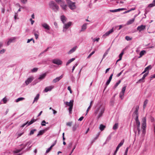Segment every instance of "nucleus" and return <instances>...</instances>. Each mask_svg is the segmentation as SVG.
<instances>
[{"label":"nucleus","mask_w":155,"mask_h":155,"mask_svg":"<svg viewBox=\"0 0 155 155\" xmlns=\"http://www.w3.org/2000/svg\"><path fill=\"white\" fill-rule=\"evenodd\" d=\"M21 151L20 149H16L13 151V153L14 154L18 153Z\"/></svg>","instance_id":"e433bc0d"},{"label":"nucleus","mask_w":155,"mask_h":155,"mask_svg":"<svg viewBox=\"0 0 155 155\" xmlns=\"http://www.w3.org/2000/svg\"><path fill=\"white\" fill-rule=\"evenodd\" d=\"M104 110V108L101 106H99L96 109L94 114L95 116L97 115V117L98 119L102 116Z\"/></svg>","instance_id":"f257e3e1"},{"label":"nucleus","mask_w":155,"mask_h":155,"mask_svg":"<svg viewBox=\"0 0 155 155\" xmlns=\"http://www.w3.org/2000/svg\"><path fill=\"white\" fill-rule=\"evenodd\" d=\"M135 123L134 125V131L136 134L137 130L138 131V135L139 134L140 132V122L138 119H135Z\"/></svg>","instance_id":"f03ea898"},{"label":"nucleus","mask_w":155,"mask_h":155,"mask_svg":"<svg viewBox=\"0 0 155 155\" xmlns=\"http://www.w3.org/2000/svg\"><path fill=\"white\" fill-rule=\"evenodd\" d=\"M49 5L50 8L55 12H57L59 9L58 6L53 1H50Z\"/></svg>","instance_id":"7ed1b4c3"},{"label":"nucleus","mask_w":155,"mask_h":155,"mask_svg":"<svg viewBox=\"0 0 155 155\" xmlns=\"http://www.w3.org/2000/svg\"><path fill=\"white\" fill-rule=\"evenodd\" d=\"M146 28V26L145 25H141L140 26H138L137 28V29L140 32L144 30Z\"/></svg>","instance_id":"4468645a"},{"label":"nucleus","mask_w":155,"mask_h":155,"mask_svg":"<svg viewBox=\"0 0 155 155\" xmlns=\"http://www.w3.org/2000/svg\"><path fill=\"white\" fill-rule=\"evenodd\" d=\"M148 73H149V71H147V72L145 74H144V75L143 76V77L142 78V79L144 80L145 78V77L147 76Z\"/></svg>","instance_id":"de8ad7c7"},{"label":"nucleus","mask_w":155,"mask_h":155,"mask_svg":"<svg viewBox=\"0 0 155 155\" xmlns=\"http://www.w3.org/2000/svg\"><path fill=\"white\" fill-rule=\"evenodd\" d=\"M20 1L23 4H26L27 1V0H20Z\"/></svg>","instance_id":"052dcab7"},{"label":"nucleus","mask_w":155,"mask_h":155,"mask_svg":"<svg viewBox=\"0 0 155 155\" xmlns=\"http://www.w3.org/2000/svg\"><path fill=\"white\" fill-rule=\"evenodd\" d=\"M125 39L127 41H129L132 40V38H130L129 36H126L125 37Z\"/></svg>","instance_id":"c03bdc74"},{"label":"nucleus","mask_w":155,"mask_h":155,"mask_svg":"<svg viewBox=\"0 0 155 155\" xmlns=\"http://www.w3.org/2000/svg\"><path fill=\"white\" fill-rule=\"evenodd\" d=\"M30 21H31V24L32 25L35 22L33 20L32 18H30Z\"/></svg>","instance_id":"338daca9"},{"label":"nucleus","mask_w":155,"mask_h":155,"mask_svg":"<svg viewBox=\"0 0 155 155\" xmlns=\"http://www.w3.org/2000/svg\"><path fill=\"white\" fill-rule=\"evenodd\" d=\"M144 82V79H142V78L141 79H140L137 82V83H140L141 82Z\"/></svg>","instance_id":"3c124183"},{"label":"nucleus","mask_w":155,"mask_h":155,"mask_svg":"<svg viewBox=\"0 0 155 155\" xmlns=\"http://www.w3.org/2000/svg\"><path fill=\"white\" fill-rule=\"evenodd\" d=\"M75 60V58H73L69 59L66 63V65L67 66L69 64H70L72 62L74 61Z\"/></svg>","instance_id":"7c9ffc66"},{"label":"nucleus","mask_w":155,"mask_h":155,"mask_svg":"<svg viewBox=\"0 0 155 155\" xmlns=\"http://www.w3.org/2000/svg\"><path fill=\"white\" fill-rule=\"evenodd\" d=\"M105 127H106L105 125H103V124H101L99 127V129L101 131H102L104 130Z\"/></svg>","instance_id":"f704fd0d"},{"label":"nucleus","mask_w":155,"mask_h":155,"mask_svg":"<svg viewBox=\"0 0 155 155\" xmlns=\"http://www.w3.org/2000/svg\"><path fill=\"white\" fill-rule=\"evenodd\" d=\"M95 52V51L94 50L91 52L87 57V58H89Z\"/></svg>","instance_id":"a18cd8bd"},{"label":"nucleus","mask_w":155,"mask_h":155,"mask_svg":"<svg viewBox=\"0 0 155 155\" xmlns=\"http://www.w3.org/2000/svg\"><path fill=\"white\" fill-rule=\"evenodd\" d=\"M38 70V68H34L32 69L31 70V71L32 72H36Z\"/></svg>","instance_id":"864d4df0"},{"label":"nucleus","mask_w":155,"mask_h":155,"mask_svg":"<svg viewBox=\"0 0 155 155\" xmlns=\"http://www.w3.org/2000/svg\"><path fill=\"white\" fill-rule=\"evenodd\" d=\"M155 6V0H153L152 3L148 5V7L150 8H152Z\"/></svg>","instance_id":"c756f323"},{"label":"nucleus","mask_w":155,"mask_h":155,"mask_svg":"<svg viewBox=\"0 0 155 155\" xmlns=\"http://www.w3.org/2000/svg\"><path fill=\"white\" fill-rule=\"evenodd\" d=\"M61 19L62 22L64 24L66 21V18L64 15H62L61 16Z\"/></svg>","instance_id":"5701e85b"},{"label":"nucleus","mask_w":155,"mask_h":155,"mask_svg":"<svg viewBox=\"0 0 155 155\" xmlns=\"http://www.w3.org/2000/svg\"><path fill=\"white\" fill-rule=\"evenodd\" d=\"M123 70L122 71H121L120 73H118L117 75V76L118 77H119L122 74L123 72Z\"/></svg>","instance_id":"774afa93"},{"label":"nucleus","mask_w":155,"mask_h":155,"mask_svg":"<svg viewBox=\"0 0 155 155\" xmlns=\"http://www.w3.org/2000/svg\"><path fill=\"white\" fill-rule=\"evenodd\" d=\"M40 95L38 94H37L36 96L35 97L32 104H34L35 102H37L39 98Z\"/></svg>","instance_id":"a878e982"},{"label":"nucleus","mask_w":155,"mask_h":155,"mask_svg":"<svg viewBox=\"0 0 155 155\" xmlns=\"http://www.w3.org/2000/svg\"><path fill=\"white\" fill-rule=\"evenodd\" d=\"M124 54V51L123 50L122 52L120 53V54L119 55V58L118 60H117V61L116 63H117L118 61L121 60L122 59V57L123 55Z\"/></svg>","instance_id":"cd10ccee"},{"label":"nucleus","mask_w":155,"mask_h":155,"mask_svg":"<svg viewBox=\"0 0 155 155\" xmlns=\"http://www.w3.org/2000/svg\"><path fill=\"white\" fill-rule=\"evenodd\" d=\"M56 3L60 5L63 3L64 1V0H54Z\"/></svg>","instance_id":"72a5a7b5"},{"label":"nucleus","mask_w":155,"mask_h":155,"mask_svg":"<svg viewBox=\"0 0 155 155\" xmlns=\"http://www.w3.org/2000/svg\"><path fill=\"white\" fill-rule=\"evenodd\" d=\"M31 143L30 142H27L24 145L23 144H21L20 146H23V147L20 149L21 150V151H22L23 149L25 148V147L28 145V150H29V149L31 148V146H29L31 144Z\"/></svg>","instance_id":"1a4fd4ad"},{"label":"nucleus","mask_w":155,"mask_h":155,"mask_svg":"<svg viewBox=\"0 0 155 155\" xmlns=\"http://www.w3.org/2000/svg\"><path fill=\"white\" fill-rule=\"evenodd\" d=\"M31 41H33V43L35 42V41H34V40L33 39V38H31L30 39H28L27 41V43H29Z\"/></svg>","instance_id":"13d9d810"},{"label":"nucleus","mask_w":155,"mask_h":155,"mask_svg":"<svg viewBox=\"0 0 155 155\" xmlns=\"http://www.w3.org/2000/svg\"><path fill=\"white\" fill-rule=\"evenodd\" d=\"M113 73H112V74H110L108 79L107 80V81L106 83V86H107L108 85V84H109V83H110L111 81V80H112V76H113Z\"/></svg>","instance_id":"a211bd4d"},{"label":"nucleus","mask_w":155,"mask_h":155,"mask_svg":"<svg viewBox=\"0 0 155 155\" xmlns=\"http://www.w3.org/2000/svg\"><path fill=\"white\" fill-rule=\"evenodd\" d=\"M124 95V93L120 92L119 94V97H120L121 99H123V98Z\"/></svg>","instance_id":"79ce46f5"},{"label":"nucleus","mask_w":155,"mask_h":155,"mask_svg":"<svg viewBox=\"0 0 155 155\" xmlns=\"http://www.w3.org/2000/svg\"><path fill=\"white\" fill-rule=\"evenodd\" d=\"M126 86H124V87H123V88H122V91L120 92L124 93L125 92V90H126Z\"/></svg>","instance_id":"6e6d98bb"},{"label":"nucleus","mask_w":155,"mask_h":155,"mask_svg":"<svg viewBox=\"0 0 155 155\" xmlns=\"http://www.w3.org/2000/svg\"><path fill=\"white\" fill-rule=\"evenodd\" d=\"M16 38L15 37H12L9 39L7 43V45H9L11 43L14 42Z\"/></svg>","instance_id":"dca6fc26"},{"label":"nucleus","mask_w":155,"mask_h":155,"mask_svg":"<svg viewBox=\"0 0 155 155\" xmlns=\"http://www.w3.org/2000/svg\"><path fill=\"white\" fill-rule=\"evenodd\" d=\"M146 53V52L145 50H142L140 52V56L138 57L139 58H141L143 55H144Z\"/></svg>","instance_id":"bb28decb"},{"label":"nucleus","mask_w":155,"mask_h":155,"mask_svg":"<svg viewBox=\"0 0 155 155\" xmlns=\"http://www.w3.org/2000/svg\"><path fill=\"white\" fill-rule=\"evenodd\" d=\"M46 75V73H44L40 75L38 79L39 80H42L44 79Z\"/></svg>","instance_id":"b1692460"},{"label":"nucleus","mask_w":155,"mask_h":155,"mask_svg":"<svg viewBox=\"0 0 155 155\" xmlns=\"http://www.w3.org/2000/svg\"><path fill=\"white\" fill-rule=\"evenodd\" d=\"M61 7L65 11L66 10L67 8V5L65 4V2H63V3L60 5Z\"/></svg>","instance_id":"f3484780"},{"label":"nucleus","mask_w":155,"mask_h":155,"mask_svg":"<svg viewBox=\"0 0 155 155\" xmlns=\"http://www.w3.org/2000/svg\"><path fill=\"white\" fill-rule=\"evenodd\" d=\"M37 120L36 119H35L33 118L30 121L28 122V121H27L26 123L25 124H23L21 126V127H25L26 125L28 124L27 126L30 125L32 124L33 123L35 122Z\"/></svg>","instance_id":"6e6552de"},{"label":"nucleus","mask_w":155,"mask_h":155,"mask_svg":"<svg viewBox=\"0 0 155 155\" xmlns=\"http://www.w3.org/2000/svg\"><path fill=\"white\" fill-rule=\"evenodd\" d=\"M2 101H3L4 103L5 104L6 103L7 100L6 98L4 97L2 99Z\"/></svg>","instance_id":"e2e57ef3"},{"label":"nucleus","mask_w":155,"mask_h":155,"mask_svg":"<svg viewBox=\"0 0 155 155\" xmlns=\"http://www.w3.org/2000/svg\"><path fill=\"white\" fill-rule=\"evenodd\" d=\"M77 126L75 124L72 127V129L73 131H74L76 130Z\"/></svg>","instance_id":"603ef678"},{"label":"nucleus","mask_w":155,"mask_h":155,"mask_svg":"<svg viewBox=\"0 0 155 155\" xmlns=\"http://www.w3.org/2000/svg\"><path fill=\"white\" fill-rule=\"evenodd\" d=\"M124 140H123L121 141L120 142V143L118 145V146H119V147H121L124 144Z\"/></svg>","instance_id":"37998d69"},{"label":"nucleus","mask_w":155,"mask_h":155,"mask_svg":"<svg viewBox=\"0 0 155 155\" xmlns=\"http://www.w3.org/2000/svg\"><path fill=\"white\" fill-rule=\"evenodd\" d=\"M73 102L74 101L73 100H71L69 102H65L64 103L65 104L67 105L68 106H69V107L71 106V105H72V106H73Z\"/></svg>","instance_id":"412c9836"},{"label":"nucleus","mask_w":155,"mask_h":155,"mask_svg":"<svg viewBox=\"0 0 155 155\" xmlns=\"http://www.w3.org/2000/svg\"><path fill=\"white\" fill-rule=\"evenodd\" d=\"M77 48V46H75L72 49H71L68 52V53L69 54H70L72 53H73L76 50Z\"/></svg>","instance_id":"aec40b11"},{"label":"nucleus","mask_w":155,"mask_h":155,"mask_svg":"<svg viewBox=\"0 0 155 155\" xmlns=\"http://www.w3.org/2000/svg\"><path fill=\"white\" fill-rule=\"evenodd\" d=\"M121 82L120 80H119L114 85V89L118 85L120 84Z\"/></svg>","instance_id":"ea45409f"},{"label":"nucleus","mask_w":155,"mask_h":155,"mask_svg":"<svg viewBox=\"0 0 155 155\" xmlns=\"http://www.w3.org/2000/svg\"><path fill=\"white\" fill-rule=\"evenodd\" d=\"M108 54V51H106L104 53V54L103 55V58L102 59V60H101V61H102L103 59V58H104L105 57V56L107 55V54Z\"/></svg>","instance_id":"09e8293b"},{"label":"nucleus","mask_w":155,"mask_h":155,"mask_svg":"<svg viewBox=\"0 0 155 155\" xmlns=\"http://www.w3.org/2000/svg\"><path fill=\"white\" fill-rule=\"evenodd\" d=\"M33 80V79L31 78H28L25 81V83L26 85H28Z\"/></svg>","instance_id":"393cba45"},{"label":"nucleus","mask_w":155,"mask_h":155,"mask_svg":"<svg viewBox=\"0 0 155 155\" xmlns=\"http://www.w3.org/2000/svg\"><path fill=\"white\" fill-rule=\"evenodd\" d=\"M139 109V106H137L136 107V110L134 112V114L136 115V117L135 119H138V111Z\"/></svg>","instance_id":"f8f14e48"},{"label":"nucleus","mask_w":155,"mask_h":155,"mask_svg":"<svg viewBox=\"0 0 155 155\" xmlns=\"http://www.w3.org/2000/svg\"><path fill=\"white\" fill-rule=\"evenodd\" d=\"M25 99V98L24 97H19V98H17V99H16L15 100V101L16 102H19V101L23 100Z\"/></svg>","instance_id":"2f4dec72"},{"label":"nucleus","mask_w":155,"mask_h":155,"mask_svg":"<svg viewBox=\"0 0 155 155\" xmlns=\"http://www.w3.org/2000/svg\"><path fill=\"white\" fill-rule=\"evenodd\" d=\"M36 131V129H33V130H31L29 134V135H31L33 134H34L35 131Z\"/></svg>","instance_id":"a19ab883"},{"label":"nucleus","mask_w":155,"mask_h":155,"mask_svg":"<svg viewBox=\"0 0 155 155\" xmlns=\"http://www.w3.org/2000/svg\"><path fill=\"white\" fill-rule=\"evenodd\" d=\"M52 61L54 64L58 65H61L62 63V61L59 59H54L52 60Z\"/></svg>","instance_id":"9b49d317"},{"label":"nucleus","mask_w":155,"mask_h":155,"mask_svg":"<svg viewBox=\"0 0 155 155\" xmlns=\"http://www.w3.org/2000/svg\"><path fill=\"white\" fill-rule=\"evenodd\" d=\"M128 147H127L126 148V149L125 152H124V155H127V153L128 152Z\"/></svg>","instance_id":"4d7b16f0"},{"label":"nucleus","mask_w":155,"mask_h":155,"mask_svg":"<svg viewBox=\"0 0 155 155\" xmlns=\"http://www.w3.org/2000/svg\"><path fill=\"white\" fill-rule=\"evenodd\" d=\"M146 127V118L145 117L143 118L142 120L141 128L142 130L143 134H144L145 133V130Z\"/></svg>","instance_id":"39448f33"},{"label":"nucleus","mask_w":155,"mask_h":155,"mask_svg":"<svg viewBox=\"0 0 155 155\" xmlns=\"http://www.w3.org/2000/svg\"><path fill=\"white\" fill-rule=\"evenodd\" d=\"M100 135V133H98L96 135V137L94 138L92 142V143L94 142L95 140H96L97 138H98L99 135Z\"/></svg>","instance_id":"58836bf2"},{"label":"nucleus","mask_w":155,"mask_h":155,"mask_svg":"<svg viewBox=\"0 0 155 155\" xmlns=\"http://www.w3.org/2000/svg\"><path fill=\"white\" fill-rule=\"evenodd\" d=\"M45 130H40L39 132L38 133V134L37 136H38L39 135H42L45 132Z\"/></svg>","instance_id":"473e14b6"},{"label":"nucleus","mask_w":155,"mask_h":155,"mask_svg":"<svg viewBox=\"0 0 155 155\" xmlns=\"http://www.w3.org/2000/svg\"><path fill=\"white\" fill-rule=\"evenodd\" d=\"M54 88V86H53L47 87L45 88L43 91L45 92H47L48 91H51Z\"/></svg>","instance_id":"ddd939ff"},{"label":"nucleus","mask_w":155,"mask_h":155,"mask_svg":"<svg viewBox=\"0 0 155 155\" xmlns=\"http://www.w3.org/2000/svg\"><path fill=\"white\" fill-rule=\"evenodd\" d=\"M63 77V75H61L59 77H57L53 79L52 82L54 83H56L59 81Z\"/></svg>","instance_id":"2eb2a0df"},{"label":"nucleus","mask_w":155,"mask_h":155,"mask_svg":"<svg viewBox=\"0 0 155 155\" xmlns=\"http://www.w3.org/2000/svg\"><path fill=\"white\" fill-rule=\"evenodd\" d=\"M118 124L117 123H116L114 125L113 129L114 130H116L117 129L118 127Z\"/></svg>","instance_id":"c9c22d12"},{"label":"nucleus","mask_w":155,"mask_h":155,"mask_svg":"<svg viewBox=\"0 0 155 155\" xmlns=\"http://www.w3.org/2000/svg\"><path fill=\"white\" fill-rule=\"evenodd\" d=\"M111 138V136L110 135L108 136L106 139V142L108 141Z\"/></svg>","instance_id":"5fc2aeb1"},{"label":"nucleus","mask_w":155,"mask_h":155,"mask_svg":"<svg viewBox=\"0 0 155 155\" xmlns=\"http://www.w3.org/2000/svg\"><path fill=\"white\" fill-rule=\"evenodd\" d=\"M148 101L147 100H146L143 103V108L144 109L145 107H146V105L148 103Z\"/></svg>","instance_id":"4c0bfd02"},{"label":"nucleus","mask_w":155,"mask_h":155,"mask_svg":"<svg viewBox=\"0 0 155 155\" xmlns=\"http://www.w3.org/2000/svg\"><path fill=\"white\" fill-rule=\"evenodd\" d=\"M73 106H72V105L70 106V107H69V108H68V110L69 112V113L70 114L71 113V112L72 111V110L73 108Z\"/></svg>","instance_id":"8fccbe9b"},{"label":"nucleus","mask_w":155,"mask_h":155,"mask_svg":"<svg viewBox=\"0 0 155 155\" xmlns=\"http://www.w3.org/2000/svg\"><path fill=\"white\" fill-rule=\"evenodd\" d=\"M151 65H149L146 68H145V69L143 72H142V73H141V74H143L145 73L146 72H147V71H148V70H150L151 69Z\"/></svg>","instance_id":"6ab92c4d"},{"label":"nucleus","mask_w":155,"mask_h":155,"mask_svg":"<svg viewBox=\"0 0 155 155\" xmlns=\"http://www.w3.org/2000/svg\"><path fill=\"white\" fill-rule=\"evenodd\" d=\"M42 27L45 29V31L47 33H50L49 31L50 30V27L48 25L45 23L41 24Z\"/></svg>","instance_id":"423d86ee"},{"label":"nucleus","mask_w":155,"mask_h":155,"mask_svg":"<svg viewBox=\"0 0 155 155\" xmlns=\"http://www.w3.org/2000/svg\"><path fill=\"white\" fill-rule=\"evenodd\" d=\"M66 0L69 7L71 9L73 10L76 8V6L74 2H73L70 0Z\"/></svg>","instance_id":"20e7f679"},{"label":"nucleus","mask_w":155,"mask_h":155,"mask_svg":"<svg viewBox=\"0 0 155 155\" xmlns=\"http://www.w3.org/2000/svg\"><path fill=\"white\" fill-rule=\"evenodd\" d=\"M110 11L111 12H117L120 11V10H119V8H118V9H115V10H110Z\"/></svg>","instance_id":"49530a36"},{"label":"nucleus","mask_w":155,"mask_h":155,"mask_svg":"<svg viewBox=\"0 0 155 155\" xmlns=\"http://www.w3.org/2000/svg\"><path fill=\"white\" fill-rule=\"evenodd\" d=\"M134 20H135L134 18L133 19L127 21V25H129L132 24L134 22Z\"/></svg>","instance_id":"c85d7f7f"},{"label":"nucleus","mask_w":155,"mask_h":155,"mask_svg":"<svg viewBox=\"0 0 155 155\" xmlns=\"http://www.w3.org/2000/svg\"><path fill=\"white\" fill-rule=\"evenodd\" d=\"M71 22H69L67 23H64L63 27V31L64 32L66 31L71 26Z\"/></svg>","instance_id":"0eeeda50"},{"label":"nucleus","mask_w":155,"mask_h":155,"mask_svg":"<svg viewBox=\"0 0 155 155\" xmlns=\"http://www.w3.org/2000/svg\"><path fill=\"white\" fill-rule=\"evenodd\" d=\"M114 31V28H113L108 31L106 32L103 35V37L105 38L106 37L108 36L110 34Z\"/></svg>","instance_id":"9d476101"},{"label":"nucleus","mask_w":155,"mask_h":155,"mask_svg":"<svg viewBox=\"0 0 155 155\" xmlns=\"http://www.w3.org/2000/svg\"><path fill=\"white\" fill-rule=\"evenodd\" d=\"M72 124V122H69L67 123L66 124L67 125L69 126H71V124Z\"/></svg>","instance_id":"69168bd1"},{"label":"nucleus","mask_w":155,"mask_h":155,"mask_svg":"<svg viewBox=\"0 0 155 155\" xmlns=\"http://www.w3.org/2000/svg\"><path fill=\"white\" fill-rule=\"evenodd\" d=\"M45 123H46L45 120H43L41 123V125L42 126H45L46 125ZM46 124H48V123H47Z\"/></svg>","instance_id":"bf43d9fd"},{"label":"nucleus","mask_w":155,"mask_h":155,"mask_svg":"<svg viewBox=\"0 0 155 155\" xmlns=\"http://www.w3.org/2000/svg\"><path fill=\"white\" fill-rule=\"evenodd\" d=\"M34 34V35H35V38L36 39H37L38 38V36H39L37 34H36L35 33Z\"/></svg>","instance_id":"0e129e2a"},{"label":"nucleus","mask_w":155,"mask_h":155,"mask_svg":"<svg viewBox=\"0 0 155 155\" xmlns=\"http://www.w3.org/2000/svg\"><path fill=\"white\" fill-rule=\"evenodd\" d=\"M68 90L70 91V93L71 94L72 93V91L71 89V88L70 86H69L68 87Z\"/></svg>","instance_id":"680f3d73"},{"label":"nucleus","mask_w":155,"mask_h":155,"mask_svg":"<svg viewBox=\"0 0 155 155\" xmlns=\"http://www.w3.org/2000/svg\"><path fill=\"white\" fill-rule=\"evenodd\" d=\"M88 23H85L81 26V29L80 31L81 32L84 31L87 28V25Z\"/></svg>","instance_id":"4be33fe9"}]
</instances>
